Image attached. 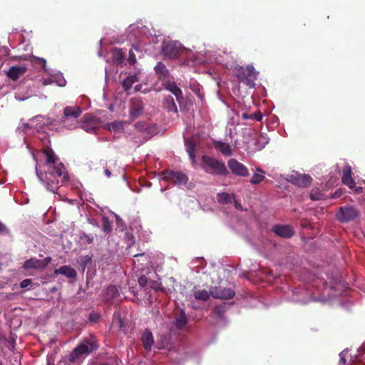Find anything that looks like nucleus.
Masks as SVG:
<instances>
[{"label":"nucleus","instance_id":"f257e3e1","mask_svg":"<svg viewBox=\"0 0 365 365\" xmlns=\"http://www.w3.org/2000/svg\"><path fill=\"white\" fill-rule=\"evenodd\" d=\"M64 165L59 163L56 166H47L43 173L36 169L37 176L40 181L44 184L49 191L55 192L59 187L60 179L61 182L68 180V175L63 174Z\"/></svg>","mask_w":365,"mask_h":365},{"label":"nucleus","instance_id":"f03ea898","mask_svg":"<svg viewBox=\"0 0 365 365\" xmlns=\"http://www.w3.org/2000/svg\"><path fill=\"white\" fill-rule=\"evenodd\" d=\"M98 340L91 335L83 339L73 349L70 356V361L74 363L81 361L85 356L98 350Z\"/></svg>","mask_w":365,"mask_h":365},{"label":"nucleus","instance_id":"7ed1b4c3","mask_svg":"<svg viewBox=\"0 0 365 365\" xmlns=\"http://www.w3.org/2000/svg\"><path fill=\"white\" fill-rule=\"evenodd\" d=\"M98 340L91 335L83 339L73 349L70 356V361L74 363L81 361L85 356L98 350Z\"/></svg>","mask_w":365,"mask_h":365},{"label":"nucleus","instance_id":"20e7f679","mask_svg":"<svg viewBox=\"0 0 365 365\" xmlns=\"http://www.w3.org/2000/svg\"><path fill=\"white\" fill-rule=\"evenodd\" d=\"M235 75L240 83L247 86L250 88L255 86L257 72L252 65H248L246 68L237 66L234 69Z\"/></svg>","mask_w":365,"mask_h":365},{"label":"nucleus","instance_id":"39448f33","mask_svg":"<svg viewBox=\"0 0 365 365\" xmlns=\"http://www.w3.org/2000/svg\"><path fill=\"white\" fill-rule=\"evenodd\" d=\"M202 168L207 173L212 175L225 176L229 173L223 162L207 155L202 157Z\"/></svg>","mask_w":365,"mask_h":365},{"label":"nucleus","instance_id":"423d86ee","mask_svg":"<svg viewBox=\"0 0 365 365\" xmlns=\"http://www.w3.org/2000/svg\"><path fill=\"white\" fill-rule=\"evenodd\" d=\"M359 210L352 205L340 207L336 214V219L342 223L355 220L359 216Z\"/></svg>","mask_w":365,"mask_h":365},{"label":"nucleus","instance_id":"0eeeda50","mask_svg":"<svg viewBox=\"0 0 365 365\" xmlns=\"http://www.w3.org/2000/svg\"><path fill=\"white\" fill-rule=\"evenodd\" d=\"M163 55L170 59L178 58L184 51L182 46L176 41L163 42L162 46Z\"/></svg>","mask_w":365,"mask_h":365},{"label":"nucleus","instance_id":"6e6552de","mask_svg":"<svg viewBox=\"0 0 365 365\" xmlns=\"http://www.w3.org/2000/svg\"><path fill=\"white\" fill-rule=\"evenodd\" d=\"M287 180L296 186L304 188L311 185L312 178L309 175L300 174L298 172L292 171L287 175Z\"/></svg>","mask_w":365,"mask_h":365},{"label":"nucleus","instance_id":"1a4fd4ad","mask_svg":"<svg viewBox=\"0 0 365 365\" xmlns=\"http://www.w3.org/2000/svg\"><path fill=\"white\" fill-rule=\"evenodd\" d=\"M163 178L165 180L173 182L175 185L185 184L188 180L185 174L173 170H166L163 172Z\"/></svg>","mask_w":365,"mask_h":365},{"label":"nucleus","instance_id":"9d476101","mask_svg":"<svg viewBox=\"0 0 365 365\" xmlns=\"http://www.w3.org/2000/svg\"><path fill=\"white\" fill-rule=\"evenodd\" d=\"M51 257H46L43 259H38L36 257H31L26 260L24 263L23 267L25 269H44L51 262Z\"/></svg>","mask_w":365,"mask_h":365},{"label":"nucleus","instance_id":"9b49d317","mask_svg":"<svg viewBox=\"0 0 365 365\" xmlns=\"http://www.w3.org/2000/svg\"><path fill=\"white\" fill-rule=\"evenodd\" d=\"M100 123L98 118L91 114H86L82 118L81 128L88 133H93L99 128Z\"/></svg>","mask_w":365,"mask_h":365},{"label":"nucleus","instance_id":"f8f14e48","mask_svg":"<svg viewBox=\"0 0 365 365\" xmlns=\"http://www.w3.org/2000/svg\"><path fill=\"white\" fill-rule=\"evenodd\" d=\"M210 294L213 298L230 299L235 297V292L230 288L215 287L211 288Z\"/></svg>","mask_w":365,"mask_h":365},{"label":"nucleus","instance_id":"ddd939ff","mask_svg":"<svg viewBox=\"0 0 365 365\" xmlns=\"http://www.w3.org/2000/svg\"><path fill=\"white\" fill-rule=\"evenodd\" d=\"M82 113L81 108L79 106H66L63 109V116L62 118V123L67 126L68 128H72V126L67 125L66 120L68 118L73 119V120L76 121L77 118L81 115Z\"/></svg>","mask_w":365,"mask_h":365},{"label":"nucleus","instance_id":"4468645a","mask_svg":"<svg viewBox=\"0 0 365 365\" xmlns=\"http://www.w3.org/2000/svg\"><path fill=\"white\" fill-rule=\"evenodd\" d=\"M228 168L232 173L241 177H247L249 175L248 169L241 163L235 159H230L227 162Z\"/></svg>","mask_w":365,"mask_h":365},{"label":"nucleus","instance_id":"2eb2a0df","mask_svg":"<svg viewBox=\"0 0 365 365\" xmlns=\"http://www.w3.org/2000/svg\"><path fill=\"white\" fill-rule=\"evenodd\" d=\"M145 104L140 98H134L130 101V116L132 119H135L140 116L144 110Z\"/></svg>","mask_w":365,"mask_h":365},{"label":"nucleus","instance_id":"dca6fc26","mask_svg":"<svg viewBox=\"0 0 365 365\" xmlns=\"http://www.w3.org/2000/svg\"><path fill=\"white\" fill-rule=\"evenodd\" d=\"M341 182L349 188L355 187V181L351 176V167L348 164L343 167Z\"/></svg>","mask_w":365,"mask_h":365},{"label":"nucleus","instance_id":"f3484780","mask_svg":"<svg viewBox=\"0 0 365 365\" xmlns=\"http://www.w3.org/2000/svg\"><path fill=\"white\" fill-rule=\"evenodd\" d=\"M272 231L278 236L284 238H290L294 235V230L289 225H274Z\"/></svg>","mask_w":365,"mask_h":365},{"label":"nucleus","instance_id":"a211bd4d","mask_svg":"<svg viewBox=\"0 0 365 365\" xmlns=\"http://www.w3.org/2000/svg\"><path fill=\"white\" fill-rule=\"evenodd\" d=\"M154 69L158 80L165 81L170 79L171 75L165 65L162 62H158Z\"/></svg>","mask_w":365,"mask_h":365},{"label":"nucleus","instance_id":"6ab92c4d","mask_svg":"<svg viewBox=\"0 0 365 365\" xmlns=\"http://www.w3.org/2000/svg\"><path fill=\"white\" fill-rule=\"evenodd\" d=\"M165 87L167 90L171 92L175 97L176 99L181 107V102L183 99L182 92L181 89L177 86V84L173 81H170L169 80L165 83Z\"/></svg>","mask_w":365,"mask_h":365},{"label":"nucleus","instance_id":"aec40b11","mask_svg":"<svg viewBox=\"0 0 365 365\" xmlns=\"http://www.w3.org/2000/svg\"><path fill=\"white\" fill-rule=\"evenodd\" d=\"M27 71V68L26 66H11L9 71L6 72V76L9 78L12 81H16L21 76L24 74Z\"/></svg>","mask_w":365,"mask_h":365},{"label":"nucleus","instance_id":"412c9836","mask_svg":"<svg viewBox=\"0 0 365 365\" xmlns=\"http://www.w3.org/2000/svg\"><path fill=\"white\" fill-rule=\"evenodd\" d=\"M55 274H62L69 279H75L77 276L76 271L71 267L63 265L54 271Z\"/></svg>","mask_w":365,"mask_h":365},{"label":"nucleus","instance_id":"4be33fe9","mask_svg":"<svg viewBox=\"0 0 365 365\" xmlns=\"http://www.w3.org/2000/svg\"><path fill=\"white\" fill-rule=\"evenodd\" d=\"M175 324L178 329L184 328L187 324V317L184 310H179L175 316Z\"/></svg>","mask_w":365,"mask_h":365},{"label":"nucleus","instance_id":"5701e85b","mask_svg":"<svg viewBox=\"0 0 365 365\" xmlns=\"http://www.w3.org/2000/svg\"><path fill=\"white\" fill-rule=\"evenodd\" d=\"M141 340H142L143 345V347L145 348V349H146L148 351L150 350L152 348V346L154 344V339H153V334L151 333V331L150 330L146 329L143 332L142 337H141Z\"/></svg>","mask_w":365,"mask_h":365},{"label":"nucleus","instance_id":"b1692460","mask_svg":"<svg viewBox=\"0 0 365 365\" xmlns=\"http://www.w3.org/2000/svg\"><path fill=\"white\" fill-rule=\"evenodd\" d=\"M214 147L225 156H230L232 153V148L230 144L222 141H214Z\"/></svg>","mask_w":365,"mask_h":365},{"label":"nucleus","instance_id":"393cba45","mask_svg":"<svg viewBox=\"0 0 365 365\" xmlns=\"http://www.w3.org/2000/svg\"><path fill=\"white\" fill-rule=\"evenodd\" d=\"M185 145L186 148V151L187 152L189 157L192 162L195 163V148H196V143L195 140L192 138L185 139Z\"/></svg>","mask_w":365,"mask_h":365},{"label":"nucleus","instance_id":"a878e982","mask_svg":"<svg viewBox=\"0 0 365 365\" xmlns=\"http://www.w3.org/2000/svg\"><path fill=\"white\" fill-rule=\"evenodd\" d=\"M163 107L168 112L178 113L177 106L172 96L165 97L163 101Z\"/></svg>","mask_w":365,"mask_h":365},{"label":"nucleus","instance_id":"bb28decb","mask_svg":"<svg viewBox=\"0 0 365 365\" xmlns=\"http://www.w3.org/2000/svg\"><path fill=\"white\" fill-rule=\"evenodd\" d=\"M193 295L195 299L200 301H207L209 299L210 294V291L208 292L206 289H198L196 287L192 290Z\"/></svg>","mask_w":365,"mask_h":365},{"label":"nucleus","instance_id":"cd10ccee","mask_svg":"<svg viewBox=\"0 0 365 365\" xmlns=\"http://www.w3.org/2000/svg\"><path fill=\"white\" fill-rule=\"evenodd\" d=\"M43 153L46 156V168L47 166H56L55 164L58 160L57 156L53 153V150L44 149Z\"/></svg>","mask_w":365,"mask_h":365},{"label":"nucleus","instance_id":"c85d7f7f","mask_svg":"<svg viewBox=\"0 0 365 365\" xmlns=\"http://www.w3.org/2000/svg\"><path fill=\"white\" fill-rule=\"evenodd\" d=\"M119 295L118 289L115 285H109L105 292V298L107 301H110Z\"/></svg>","mask_w":365,"mask_h":365},{"label":"nucleus","instance_id":"c756f323","mask_svg":"<svg viewBox=\"0 0 365 365\" xmlns=\"http://www.w3.org/2000/svg\"><path fill=\"white\" fill-rule=\"evenodd\" d=\"M137 81H138V78L136 75H130L122 81L121 85L125 91H128Z\"/></svg>","mask_w":365,"mask_h":365},{"label":"nucleus","instance_id":"7c9ffc66","mask_svg":"<svg viewBox=\"0 0 365 365\" xmlns=\"http://www.w3.org/2000/svg\"><path fill=\"white\" fill-rule=\"evenodd\" d=\"M112 58L113 61L118 64H122L125 60L124 53L120 48H115L112 50Z\"/></svg>","mask_w":365,"mask_h":365},{"label":"nucleus","instance_id":"2f4dec72","mask_svg":"<svg viewBox=\"0 0 365 365\" xmlns=\"http://www.w3.org/2000/svg\"><path fill=\"white\" fill-rule=\"evenodd\" d=\"M228 307L229 304L227 303H222V304L217 305L215 307L213 312L217 317L223 319Z\"/></svg>","mask_w":365,"mask_h":365},{"label":"nucleus","instance_id":"473e14b6","mask_svg":"<svg viewBox=\"0 0 365 365\" xmlns=\"http://www.w3.org/2000/svg\"><path fill=\"white\" fill-rule=\"evenodd\" d=\"M257 172L259 173H259H255L254 175L252 176V178H251L250 180V183L252 184V185H258L259 183H260L264 179V171L259 168H257L256 169Z\"/></svg>","mask_w":365,"mask_h":365},{"label":"nucleus","instance_id":"72a5a7b5","mask_svg":"<svg viewBox=\"0 0 365 365\" xmlns=\"http://www.w3.org/2000/svg\"><path fill=\"white\" fill-rule=\"evenodd\" d=\"M217 200L222 204L231 203L232 199L234 197V195H230L227 192H221L217 194Z\"/></svg>","mask_w":365,"mask_h":365},{"label":"nucleus","instance_id":"f704fd0d","mask_svg":"<svg viewBox=\"0 0 365 365\" xmlns=\"http://www.w3.org/2000/svg\"><path fill=\"white\" fill-rule=\"evenodd\" d=\"M30 61L32 63L38 65L42 69L46 71V61L44 58L33 56L30 57Z\"/></svg>","mask_w":365,"mask_h":365},{"label":"nucleus","instance_id":"c9c22d12","mask_svg":"<svg viewBox=\"0 0 365 365\" xmlns=\"http://www.w3.org/2000/svg\"><path fill=\"white\" fill-rule=\"evenodd\" d=\"M242 118L244 119H252L257 121H260L262 119V114L260 111L256 112L253 114H248L247 113H242Z\"/></svg>","mask_w":365,"mask_h":365},{"label":"nucleus","instance_id":"e433bc0d","mask_svg":"<svg viewBox=\"0 0 365 365\" xmlns=\"http://www.w3.org/2000/svg\"><path fill=\"white\" fill-rule=\"evenodd\" d=\"M102 222V230L107 233L110 232L112 230V225L108 217H103Z\"/></svg>","mask_w":365,"mask_h":365},{"label":"nucleus","instance_id":"4c0bfd02","mask_svg":"<svg viewBox=\"0 0 365 365\" xmlns=\"http://www.w3.org/2000/svg\"><path fill=\"white\" fill-rule=\"evenodd\" d=\"M322 194L319 190H312L310 193L312 200H319L322 199Z\"/></svg>","mask_w":365,"mask_h":365},{"label":"nucleus","instance_id":"58836bf2","mask_svg":"<svg viewBox=\"0 0 365 365\" xmlns=\"http://www.w3.org/2000/svg\"><path fill=\"white\" fill-rule=\"evenodd\" d=\"M15 340H16V338L11 333V338L9 339H7V341H6V343H5L6 346L11 351L14 350L15 348Z\"/></svg>","mask_w":365,"mask_h":365},{"label":"nucleus","instance_id":"ea45409f","mask_svg":"<svg viewBox=\"0 0 365 365\" xmlns=\"http://www.w3.org/2000/svg\"><path fill=\"white\" fill-rule=\"evenodd\" d=\"M81 239L83 240H86V242L88 244H91L93 242V237L86 233L82 234V235L81 236Z\"/></svg>","mask_w":365,"mask_h":365},{"label":"nucleus","instance_id":"a19ab883","mask_svg":"<svg viewBox=\"0 0 365 365\" xmlns=\"http://www.w3.org/2000/svg\"><path fill=\"white\" fill-rule=\"evenodd\" d=\"M139 285L142 287H145L148 284V279L145 276H141L138 278Z\"/></svg>","mask_w":365,"mask_h":365},{"label":"nucleus","instance_id":"79ce46f5","mask_svg":"<svg viewBox=\"0 0 365 365\" xmlns=\"http://www.w3.org/2000/svg\"><path fill=\"white\" fill-rule=\"evenodd\" d=\"M128 61L130 64H134L136 62L135 55L131 50L129 51V57L128 58Z\"/></svg>","mask_w":365,"mask_h":365},{"label":"nucleus","instance_id":"37998d69","mask_svg":"<svg viewBox=\"0 0 365 365\" xmlns=\"http://www.w3.org/2000/svg\"><path fill=\"white\" fill-rule=\"evenodd\" d=\"M31 284V279H25L22 280L20 282V287L21 288H26L29 285H30Z\"/></svg>","mask_w":365,"mask_h":365},{"label":"nucleus","instance_id":"c03bdc74","mask_svg":"<svg viewBox=\"0 0 365 365\" xmlns=\"http://www.w3.org/2000/svg\"><path fill=\"white\" fill-rule=\"evenodd\" d=\"M120 125H121L118 122H113L109 125L110 129L115 130V131L118 130L119 129V128L120 127Z\"/></svg>","mask_w":365,"mask_h":365},{"label":"nucleus","instance_id":"a18cd8bd","mask_svg":"<svg viewBox=\"0 0 365 365\" xmlns=\"http://www.w3.org/2000/svg\"><path fill=\"white\" fill-rule=\"evenodd\" d=\"M341 195L342 190L341 189H338L331 195V198L335 199L339 197Z\"/></svg>","mask_w":365,"mask_h":365},{"label":"nucleus","instance_id":"49530a36","mask_svg":"<svg viewBox=\"0 0 365 365\" xmlns=\"http://www.w3.org/2000/svg\"><path fill=\"white\" fill-rule=\"evenodd\" d=\"M100 316L98 314L92 313L90 314L89 319L90 321L96 322L99 319Z\"/></svg>","mask_w":365,"mask_h":365},{"label":"nucleus","instance_id":"de8ad7c7","mask_svg":"<svg viewBox=\"0 0 365 365\" xmlns=\"http://www.w3.org/2000/svg\"><path fill=\"white\" fill-rule=\"evenodd\" d=\"M351 189L353 190L354 192L355 193H356V194L361 193L362 192V190H363L362 187H360V186L356 187V185H355V187H353V188H351Z\"/></svg>","mask_w":365,"mask_h":365},{"label":"nucleus","instance_id":"09e8293b","mask_svg":"<svg viewBox=\"0 0 365 365\" xmlns=\"http://www.w3.org/2000/svg\"><path fill=\"white\" fill-rule=\"evenodd\" d=\"M6 341H7L6 336L0 334V342L6 343Z\"/></svg>","mask_w":365,"mask_h":365},{"label":"nucleus","instance_id":"8fccbe9b","mask_svg":"<svg viewBox=\"0 0 365 365\" xmlns=\"http://www.w3.org/2000/svg\"><path fill=\"white\" fill-rule=\"evenodd\" d=\"M98 365H117V364H115V362L113 361V362H103V363L99 364Z\"/></svg>","mask_w":365,"mask_h":365},{"label":"nucleus","instance_id":"3c124183","mask_svg":"<svg viewBox=\"0 0 365 365\" xmlns=\"http://www.w3.org/2000/svg\"><path fill=\"white\" fill-rule=\"evenodd\" d=\"M105 175L108 177V178H110L111 176V172L108 170V169H106L105 170Z\"/></svg>","mask_w":365,"mask_h":365},{"label":"nucleus","instance_id":"603ef678","mask_svg":"<svg viewBox=\"0 0 365 365\" xmlns=\"http://www.w3.org/2000/svg\"><path fill=\"white\" fill-rule=\"evenodd\" d=\"M56 291H57V287H53L50 289V292L51 293H55Z\"/></svg>","mask_w":365,"mask_h":365},{"label":"nucleus","instance_id":"864d4df0","mask_svg":"<svg viewBox=\"0 0 365 365\" xmlns=\"http://www.w3.org/2000/svg\"><path fill=\"white\" fill-rule=\"evenodd\" d=\"M5 230V226L0 222V232H2Z\"/></svg>","mask_w":365,"mask_h":365},{"label":"nucleus","instance_id":"5fc2aeb1","mask_svg":"<svg viewBox=\"0 0 365 365\" xmlns=\"http://www.w3.org/2000/svg\"><path fill=\"white\" fill-rule=\"evenodd\" d=\"M352 365H365V364L364 362H357V361H356V362H354L352 364Z\"/></svg>","mask_w":365,"mask_h":365},{"label":"nucleus","instance_id":"6e6d98bb","mask_svg":"<svg viewBox=\"0 0 365 365\" xmlns=\"http://www.w3.org/2000/svg\"><path fill=\"white\" fill-rule=\"evenodd\" d=\"M23 127H24V130H27L29 128V125L28 123H24Z\"/></svg>","mask_w":365,"mask_h":365},{"label":"nucleus","instance_id":"4d7b16f0","mask_svg":"<svg viewBox=\"0 0 365 365\" xmlns=\"http://www.w3.org/2000/svg\"><path fill=\"white\" fill-rule=\"evenodd\" d=\"M140 87H141V86H140V85H136V86H135V90L136 91H139V90H140Z\"/></svg>","mask_w":365,"mask_h":365},{"label":"nucleus","instance_id":"13d9d810","mask_svg":"<svg viewBox=\"0 0 365 365\" xmlns=\"http://www.w3.org/2000/svg\"><path fill=\"white\" fill-rule=\"evenodd\" d=\"M0 365H2L1 362H0Z\"/></svg>","mask_w":365,"mask_h":365}]
</instances>
